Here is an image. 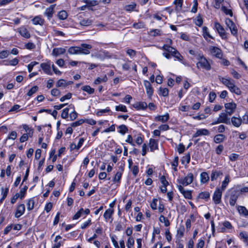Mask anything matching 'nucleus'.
Listing matches in <instances>:
<instances>
[{"mask_svg": "<svg viewBox=\"0 0 248 248\" xmlns=\"http://www.w3.org/2000/svg\"><path fill=\"white\" fill-rule=\"evenodd\" d=\"M190 161V154L189 153L186 154V155L184 156L182 159L181 161L182 164H184L186 162V164H188Z\"/></svg>", "mask_w": 248, "mask_h": 248, "instance_id": "40", "label": "nucleus"}, {"mask_svg": "<svg viewBox=\"0 0 248 248\" xmlns=\"http://www.w3.org/2000/svg\"><path fill=\"white\" fill-rule=\"evenodd\" d=\"M198 60L199 62L196 64L198 68H202L207 71L211 69V66L210 64L203 56H200Z\"/></svg>", "mask_w": 248, "mask_h": 248, "instance_id": "2", "label": "nucleus"}, {"mask_svg": "<svg viewBox=\"0 0 248 248\" xmlns=\"http://www.w3.org/2000/svg\"><path fill=\"white\" fill-rule=\"evenodd\" d=\"M169 119V114L166 113L164 115L157 116L155 118V120L156 121H160L162 123H165Z\"/></svg>", "mask_w": 248, "mask_h": 248, "instance_id": "20", "label": "nucleus"}, {"mask_svg": "<svg viewBox=\"0 0 248 248\" xmlns=\"http://www.w3.org/2000/svg\"><path fill=\"white\" fill-rule=\"evenodd\" d=\"M25 206L24 204H21L19 205L16 209L15 217H16L18 218L22 216L25 212Z\"/></svg>", "mask_w": 248, "mask_h": 248, "instance_id": "12", "label": "nucleus"}, {"mask_svg": "<svg viewBox=\"0 0 248 248\" xmlns=\"http://www.w3.org/2000/svg\"><path fill=\"white\" fill-rule=\"evenodd\" d=\"M19 32L22 36L26 38H29L30 37V34L26 28H20L19 29Z\"/></svg>", "mask_w": 248, "mask_h": 248, "instance_id": "26", "label": "nucleus"}, {"mask_svg": "<svg viewBox=\"0 0 248 248\" xmlns=\"http://www.w3.org/2000/svg\"><path fill=\"white\" fill-rule=\"evenodd\" d=\"M62 237L60 235H57L56 236L54 240V244L52 248H60L61 246V241H58V240L61 239Z\"/></svg>", "mask_w": 248, "mask_h": 248, "instance_id": "31", "label": "nucleus"}, {"mask_svg": "<svg viewBox=\"0 0 248 248\" xmlns=\"http://www.w3.org/2000/svg\"><path fill=\"white\" fill-rule=\"evenodd\" d=\"M52 62L50 61L41 64V67L43 70L47 74L51 75V66H52Z\"/></svg>", "mask_w": 248, "mask_h": 248, "instance_id": "11", "label": "nucleus"}, {"mask_svg": "<svg viewBox=\"0 0 248 248\" xmlns=\"http://www.w3.org/2000/svg\"><path fill=\"white\" fill-rule=\"evenodd\" d=\"M239 157V155L236 154H232L229 155V159L232 161H236Z\"/></svg>", "mask_w": 248, "mask_h": 248, "instance_id": "64", "label": "nucleus"}, {"mask_svg": "<svg viewBox=\"0 0 248 248\" xmlns=\"http://www.w3.org/2000/svg\"><path fill=\"white\" fill-rule=\"evenodd\" d=\"M34 201L33 199H30L29 200L27 204V209L28 210L31 211L34 208Z\"/></svg>", "mask_w": 248, "mask_h": 248, "instance_id": "43", "label": "nucleus"}, {"mask_svg": "<svg viewBox=\"0 0 248 248\" xmlns=\"http://www.w3.org/2000/svg\"><path fill=\"white\" fill-rule=\"evenodd\" d=\"M183 0H175L173 3L176 5V10H179L182 7Z\"/></svg>", "mask_w": 248, "mask_h": 248, "instance_id": "44", "label": "nucleus"}, {"mask_svg": "<svg viewBox=\"0 0 248 248\" xmlns=\"http://www.w3.org/2000/svg\"><path fill=\"white\" fill-rule=\"evenodd\" d=\"M236 208L240 215L244 217L248 216V210L245 206L237 205L236 206Z\"/></svg>", "mask_w": 248, "mask_h": 248, "instance_id": "16", "label": "nucleus"}, {"mask_svg": "<svg viewBox=\"0 0 248 248\" xmlns=\"http://www.w3.org/2000/svg\"><path fill=\"white\" fill-rule=\"evenodd\" d=\"M229 116V114L226 112H221L219 115L218 119L221 123H224L227 124H230L231 122L230 119L228 117Z\"/></svg>", "mask_w": 248, "mask_h": 248, "instance_id": "9", "label": "nucleus"}, {"mask_svg": "<svg viewBox=\"0 0 248 248\" xmlns=\"http://www.w3.org/2000/svg\"><path fill=\"white\" fill-rule=\"evenodd\" d=\"M183 195L185 197V198L187 199H192V194L191 192L190 191L186 190V191Z\"/></svg>", "mask_w": 248, "mask_h": 248, "instance_id": "62", "label": "nucleus"}, {"mask_svg": "<svg viewBox=\"0 0 248 248\" xmlns=\"http://www.w3.org/2000/svg\"><path fill=\"white\" fill-rule=\"evenodd\" d=\"M225 136L223 134H218L215 136L214 141L217 143L222 142L224 141Z\"/></svg>", "mask_w": 248, "mask_h": 248, "instance_id": "27", "label": "nucleus"}, {"mask_svg": "<svg viewBox=\"0 0 248 248\" xmlns=\"http://www.w3.org/2000/svg\"><path fill=\"white\" fill-rule=\"evenodd\" d=\"M32 22L34 25H42L44 24V20L40 16H36L32 19Z\"/></svg>", "mask_w": 248, "mask_h": 248, "instance_id": "22", "label": "nucleus"}, {"mask_svg": "<svg viewBox=\"0 0 248 248\" xmlns=\"http://www.w3.org/2000/svg\"><path fill=\"white\" fill-rule=\"evenodd\" d=\"M225 108L226 112L228 113L229 116H231L234 112L236 105L234 103H228L225 104Z\"/></svg>", "mask_w": 248, "mask_h": 248, "instance_id": "7", "label": "nucleus"}, {"mask_svg": "<svg viewBox=\"0 0 248 248\" xmlns=\"http://www.w3.org/2000/svg\"><path fill=\"white\" fill-rule=\"evenodd\" d=\"M198 197L201 199L208 200L210 198V193L207 191L202 192L199 194Z\"/></svg>", "mask_w": 248, "mask_h": 248, "instance_id": "33", "label": "nucleus"}, {"mask_svg": "<svg viewBox=\"0 0 248 248\" xmlns=\"http://www.w3.org/2000/svg\"><path fill=\"white\" fill-rule=\"evenodd\" d=\"M115 110L117 111L127 112V109L125 106L120 104L115 107Z\"/></svg>", "mask_w": 248, "mask_h": 248, "instance_id": "42", "label": "nucleus"}, {"mask_svg": "<svg viewBox=\"0 0 248 248\" xmlns=\"http://www.w3.org/2000/svg\"><path fill=\"white\" fill-rule=\"evenodd\" d=\"M136 3L132 2L131 4L125 5L124 7V10L128 12H131L134 10L136 7Z\"/></svg>", "mask_w": 248, "mask_h": 248, "instance_id": "32", "label": "nucleus"}, {"mask_svg": "<svg viewBox=\"0 0 248 248\" xmlns=\"http://www.w3.org/2000/svg\"><path fill=\"white\" fill-rule=\"evenodd\" d=\"M165 236L166 239L168 241V242H170L172 239L170 231L168 229L166 230L165 232Z\"/></svg>", "mask_w": 248, "mask_h": 248, "instance_id": "61", "label": "nucleus"}, {"mask_svg": "<svg viewBox=\"0 0 248 248\" xmlns=\"http://www.w3.org/2000/svg\"><path fill=\"white\" fill-rule=\"evenodd\" d=\"M135 241L134 238L130 236L128 238L127 242V248H132L134 245Z\"/></svg>", "mask_w": 248, "mask_h": 248, "instance_id": "47", "label": "nucleus"}, {"mask_svg": "<svg viewBox=\"0 0 248 248\" xmlns=\"http://www.w3.org/2000/svg\"><path fill=\"white\" fill-rule=\"evenodd\" d=\"M27 189L28 186H25L24 187L21 189L19 193V197L21 199H23L25 197Z\"/></svg>", "mask_w": 248, "mask_h": 248, "instance_id": "49", "label": "nucleus"}, {"mask_svg": "<svg viewBox=\"0 0 248 248\" xmlns=\"http://www.w3.org/2000/svg\"><path fill=\"white\" fill-rule=\"evenodd\" d=\"M62 54V48H54L52 51V55L55 57H58Z\"/></svg>", "mask_w": 248, "mask_h": 248, "instance_id": "45", "label": "nucleus"}, {"mask_svg": "<svg viewBox=\"0 0 248 248\" xmlns=\"http://www.w3.org/2000/svg\"><path fill=\"white\" fill-rule=\"evenodd\" d=\"M222 190L220 188H217L214 192L213 200L216 204H218L220 203L221 199L222 194Z\"/></svg>", "mask_w": 248, "mask_h": 248, "instance_id": "4", "label": "nucleus"}, {"mask_svg": "<svg viewBox=\"0 0 248 248\" xmlns=\"http://www.w3.org/2000/svg\"><path fill=\"white\" fill-rule=\"evenodd\" d=\"M122 175V172L118 171L115 175L113 178V181L114 183L119 182Z\"/></svg>", "mask_w": 248, "mask_h": 248, "instance_id": "46", "label": "nucleus"}, {"mask_svg": "<svg viewBox=\"0 0 248 248\" xmlns=\"http://www.w3.org/2000/svg\"><path fill=\"white\" fill-rule=\"evenodd\" d=\"M219 80L226 86H227L230 90L234 87V82L230 78H226L220 76H218Z\"/></svg>", "mask_w": 248, "mask_h": 248, "instance_id": "5", "label": "nucleus"}, {"mask_svg": "<svg viewBox=\"0 0 248 248\" xmlns=\"http://www.w3.org/2000/svg\"><path fill=\"white\" fill-rule=\"evenodd\" d=\"M195 23L197 26H198L199 27L201 26L202 25L203 21L201 16L200 15L197 16V19L195 21Z\"/></svg>", "mask_w": 248, "mask_h": 248, "instance_id": "59", "label": "nucleus"}, {"mask_svg": "<svg viewBox=\"0 0 248 248\" xmlns=\"http://www.w3.org/2000/svg\"><path fill=\"white\" fill-rule=\"evenodd\" d=\"M1 194L2 195L1 201H2L6 197V196L8 193L9 188H6L5 189H4L3 187H2L1 188Z\"/></svg>", "mask_w": 248, "mask_h": 248, "instance_id": "52", "label": "nucleus"}, {"mask_svg": "<svg viewBox=\"0 0 248 248\" xmlns=\"http://www.w3.org/2000/svg\"><path fill=\"white\" fill-rule=\"evenodd\" d=\"M215 28L222 39L227 38L225 30L220 23L217 22H215Z\"/></svg>", "mask_w": 248, "mask_h": 248, "instance_id": "6", "label": "nucleus"}, {"mask_svg": "<svg viewBox=\"0 0 248 248\" xmlns=\"http://www.w3.org/2000/svg\"><path fill=\"white\" fill-rule=\"evenodd\" d=\"M223 173L220 171L213 170L211 175V180L213 181L216 180L219 175H222Z\"/></svg>", "mask_w": 248, "mask_h": 248, "instance_id": "23", "label": "nucleus"}, {"mask_svg": "<svg viewBox=\"0 0 248 248\" xmlns=\"http://www.w3.org/2000/svg\"><path fill=\"white\" fill-rule=\"evenodd\" d=\"M238 198V195L234 192V194H232L229 199V203L231 206H234Z\"/></svg>", "mask_w": 248, "mask_h": 248, "instance_id": "18", "label": "nucleus"}, {"mask_svg": "<svg viewBox=\"0 0 248 248\" xmlns=\"http://www.w3.org/2000/svg\"><path fill=\"white\" fill-rule=\"evenodd\" d=\"M38 90V87L37 86L32 87L28 92L27 95L29 96H31L33 94L35 93Z\"/></svg>", "mask_w": 248, "mask_h": 248, "instance_id": "48", "label": "nucleus"}, {"mask_svg": "<svg viewBox=\"0 0 248 248\" xmlns=\"http://www.w3.org/2000/svg\"><path fill=\"white\" fill-rule=\"evenodd\" d=\"M149 147L151 152L157 150L158 149L157 141L155 139H151L149 141Z\"/></svg>", "mask_w": 248, "mask_h": 248, "instance_id": "17", "label": "nucleus"}, {"mask_svg": "<svg viewBox=\"0 0 248 248\" xmlns=\"http://www.w3.org/2000/svg\"><path fill=\"white\" fill-rule=\"evenodd\" d=\"M203 36L206 40H208L207 37H209L212 39L214 38L210 34L208 31V28L206 27H203Z\"/></svg>", "mask_w": 248, "mask_h": 248, "instance_id": "36", "label": "nucleus"}, {"mask_svg": "<svg viewBox=\"0 0 248 248\" xmlns=\"http://www.w3.org/2000/svg\"><path fill=\"white\" fill-rule=\"evenodd\" d=\"M162 49L167 51L169 52V53L171 54V55H172L173 53V51L176 50L175 48L170 46L168 45H164L162 47Z\"/></svg>", "mask_w": 248, "mask_h": 248, "instance_id": "34", "label": "nucleus"}, {"mask_svg": "<svg viewBox=\"0 0 248 248\" xmlns=\"http://www.w3.org/2000/svg\"><path fill=\"white\" fill-rule=\"evenodd\" d=\"M18 62L19 61L17 58H14V59L9 61L8 63H6L4 64L5 65H10L15 66L18 64Z\"/></svg>", "mask_w": 248, "mask_h": 248, "instance_id": "54", "label": "nucleus"}, {"mask_svg": "<svg viewBox=\"0 0 248 248\" xmlns=\"http://www.w3.org/2000/svg\"><path fill=\"white\" fill-rule=\"evenodd\" d=\"M242 120L240 118L232 117L231 119V123L235 127H239L242 124Z\"/></svg>", "mask_w": 248, "mask_h": 248, "instance_id": "19", "label": "nucleus"}, {"mask_svg": "<svg viewBox=\"0 0 248 248\" xmlns=\"http://www.w3.org/2000/svg\"><path fill=\"white\" fill-rule=\"evenodd\" d=\"M82 90L85 92H86L89 94H93L94 92V89L91 88L89 85L84 86L82 87Z\"/></svg>", "mask_w": 248, "mask_h": 248, "instance_id": "38", "label": "nucleus"}, {"mask_svg": "<svg viewBox=\"0 0 248 248\" xmlns=\"http://www.w3.org/2000/svg\"><path fill=\"white\" fill-rule=\"evenodd\" d=\"M230 90L232 92H233L236 93V94L239 95L241 93V91H240V90L237 86H236L235 84L234 85V87H232V88H231Z\"/></svg>", "mask_w": 248, "mask_h": 248, "instance_id": "57", "label": "nucleus"}, {"mask_svg": "<svg viewBox=\"0 0 248 248\" xmlns=\"http://www.w3.org/2000/svg\"><path fill=\"white\" fill-rule=\"evenodd\" d=\"M133 107L138 109H145L147 108L148 106L146 102H140L135 104Z\"/></svg>", "mask_w": 248, "mask_h": 248, "instance_id": "21", "label": "nucleus"}, {"mask_svg": "<svg viewBox=\"0 0 248 248\" xmlns=\"http://www.w3.org/2000/svg\"><path fill=\"white\" fill-rule=\"evenodd\" d=\"M56 150L55 149H53L51 150L49 155V158L52 159L53 162H54L57 159V155H55Z\"/></svg>", "mask_w": 248, "mask_h": 248, "instance_id": "51", "label": "nucleus"}, {"mask_svg": "<svg viewBox=\"0 0 248 248\" xmlns=\"http://www.w3.org/2000/svg\"><path fill=\"white\" fill-rule=\"evenodd\" d=\"M55 6V5H51L48 8H46V11L44 13L45 15L47 16V18L49 19H50L53 16V14L54 13V7Z\"/></svg>", "mask_w": 248, "mask_h": 248, "instance_id": "15", "label": "nucleus"}, {"mask_svg": "<svg viewBox=\"0 0 248 248\" xmlns=\"http://www.w3.org/2000/svg\"><path fill=\"white\" fill-rule=\"evenodd\" d=\"M68 52L70 54H80L79 46H71L69 48Z\"/></svg>", "mask_w": 248, "mask_h": 248, "instance_id": "25", "label": "nucleus"}, {"mask_svg": "<svg viewBox=\"0 0 248 248\" xmlns=\"http://www.w3.org/2000/svg\"><path fill=\"white\" fill-rule=\"evenodd\" d=\"M118 128L119 129V132L122 135L125 134L128 130L127 127L124 124L119 125Z\"/></svg>", "mask_w": 248, "mask_h": 248, "instance_id": "37", "label": "nucleus"}, {"mask_svg": "<svg viewBox=\"0 0 248 248\" xmlns=\"http://www.w3.org/2000/svg\"><path fill=\"white\" fill-rule=\"evenodd\" d=\"M159 221L162 222L164 223L165 224V226L166 227H168L170 226V223L168 219H167L166 217H165L164 216L161 215L159 217Z\"/></svg>", "mask_w": 248, "mask_h": 248, "instance_id": "41", "label": "nucleus"}, {"mask_svg": "<svg viewBox=\"0 0 248 248\" xmlns=\"http://www.w3.org/2000/svg\"><path fill=\"white\" fill-rule=\"evenodd\" d=\"M185 231V228L184 226H181L178 230H177V235H179L180 237H182L184 235V233Z\"/></svg>", "mask_w": 248, "mask_h": 248, "instance_id": "60", "label": "nucleus"}, {"mask_svg": "<svg viewBox=\"0 0 248 248\" xmlns=\"http://www.w3.org/2000/svg\"><path fill=\"white\" fill-rule=\"evenodd\" d=\"M221 9L226 15H228L231 16H232L233 14L231 10L227 9L225 6H222Z\"/></svg>", "mask_w": 248, "mask_h": 248, "instance_id": "55", "label": "nucleus"}, {"mask_svg": "<svg viewBox=\"0 0 248 248\" xmlns=\"http://www.w3.org/2000/svg\"><path fill=\"white\" fill-rule=\"evenodd\" d=\"M210 50L211 53L216 57L219 59H222L223 54L222 50L220 48L212 46L210 47Z\"/></svg>", "mask_w": 248, "mask_h": 248, "instance_id": "8", "label": "nucleus"}, {"mask_svg": "<svg viewBox=\"0 0 248 248\" xmlns=\"http://www.w3.org/2000/svg\"><path fill=\"white\" fill-rule=\"evenodd\" d=\"M92 48V46L87 44H82L81 46H79L80 54H89L90 53V50Z\"/></svg>", "mask_w": 248, "mask_h": 248, "instance_id": "10", "label": "nucleus"}, {"mask_svg": "<svg viewBox=\"0 0 248 248\" xmlns=\"http://www.w3.org/2000/svg\"><path fill=\"white\" fill-rule=\"evenodd\" d=\"M92 23V21L90 19H83L80 21V24L82 26H89Z\"/></svg>", "mask_w": 248, "mask_h": 248, "instance_id": "63", "label": "nucleus"}, {"mask_svg": "<svg viewBox=\"0 0 248 248\" xmlns=\"http://www.w3.org/2000/svg\"><path fill=\"white\" fill-rule=\"evenodd\" d=\"M23 128L25 130L26 132H27V134H29V136L30 137H31L33 135V130L27 124H23Z\"/></svg>", "mask_w": 248, "mask_h": 248, "instance_id": "39", "label": "nucleus"}, {"mask_svg": "<svg viewBox=\"0 0 248 248\" xmlns=\"http://www.w3.org/2000/svg\"><path fill=\"white\" fill-rule=\"evenodd\" d=\"M194 176L192 173H188L184 178L178 180L179 183L184 185L187 186L191 184L193 181Z\"/></svg>", "mask_w": 248, "mask_h": 248, "instance_id": "3", "label": "nucleus"}, {"mask_svg": "<svg viewBox=\"0 0 248 248\" xmlns=\"http://www.w3.org/2000/svg\"><path fill=\"white\" fill-rule=\"evenodd\" d=\"M83 214V209L81 208L73 217V219H77Z\"/></svg>", "mask_w": 248, "mask_h": 248, "instance_id": "56", "label": "nucleus"}, {"mask_svg": "<svg viewBox=\"0 0 248 248\" xmlns=\"http://www.w3.org/2000/svg\"><path fill=\"white\" fill-rule=\"evenodd\" d=\"M210 132L208 130L206 129H200L198 130L193 135V137L196 138L200 136H206L209 135Z\"/></svg>", "mask_w": 248, "mask_h": 248, "instance_id": "14", "label": "nucleus"}, {"mask_svg": "<svg viewBox=\"0 0 248 248\" xmlns=\"http://www.w3.org/2000/svg\"><path fill=\"white\" fill-rule=\"evenodd\" d=\"M84 123H85L84 119H80L76 122L73 123L71 124V126L73 127H76V126L81 125V124H82Z\"/></svg>", "mask_w": 248, "mask_h": 248, "instance_id": "58", "label": "nucleus"}, {"mask_svg": "<svg viewBox=\"0 0 248 248\" xmlns=\"http://www.w3.org/2000/svg\"><path fill=\"white\" fill-rule=\"evenodd\" d=\"M169 91L168 88H161L160 87L159 89V92L158 94L160 95L163 96H167L169 95Z\"/></svg>", "mask_w": 248, "mask_h": 248, "instance_id": "30", "label": "nucleus"}, {"mask_svg": "<svg viewBox=\"0 0 248 248\" xmlns=\"http://www.w3.org/2000/svg\"><path fill=\"white\" fill-rule=\"evenodd\" d=\"M78 114L75 110L74 105L70 104L63 109V119L73 121L77 117Z\"/></svg>", "mask_w": 248, "mask_h": 248, "instance_id": "1", "label": "nucleus"}, {"mask_svg": "<svg viewBox=\"0 0 248 248\" xmlns=\"http://www.w3.org/2000/svg\"><path fill=\"white\" fill-rule=\"evenodd\" d=\"M230 182V176L229 175L225 176L224 180L222 183L221 190L224 191L226 188L227 185Z\"/></svg>", "mask_w": 248, "mask_h": 248, "instance_id": "28", "label": "nucleus"}, {"mask_svg": "<svg viewBox=\"0 0 248 248\" xmlns=\"http://www.w3.org/2000/svg\"><path fill=\"white\" fill-rule=\"evenodd\" d=\"M144 85L146 88L147 94L149 97H151L153 93L154 90L150 82L147 80H145L144 82Z\"/></svg>", "mask_w": 248, "mask_h": 248, "instance_id": "13", "label": "nucleus"}, {"mask_svg": "<svg viewBox=\"0 0 248 248\" xmlns=\"http://www.w3.org/2000/svg\"><path fill=\"white\" fill-rule=\"evenodd\" d=\"M201 182L202 183H206L209 180L208 174L206 172H202L200 175Z\"/></svg>", "mask_w": 248, "mask_h": 248, "instance_id": "24", "label": "nucleus"}, {"mask_svg": "<svg viewBox=\"0 0 248 248\" xmlns=\"http://www.w3.org/2000/svg\"><path fill=\"white\" fill-rule=\"evenodd\" d=\"M171 56L175 57L178 61L180 62H182L183 60V57L181 55V54L176 49L173 51V53Z\"/></svg>", "mask_w": 248, "mask_h": 248, "instance_id": "35", "label": "nucleus"}, {"mask_svg": "<svg viewBox=\"0 0 248 248\" xmlns=\"http://www.w3.org/2000/svg\"><path fill=\"white\" fill-rule=\"evenodd\" d=\"M111 112L110 109L108 107L107 108L104 109H100L96 112V115L97 116H101L104 113L110 112Z\"/></svg>", "mask_w": 248, "mask_h": 248, "instance_id": "53", "label": "nucleus"}, {"mask_svg": "<svg viewBox=\"0 0 248 248\" xmlns=\"http://www.w3.org/2000/svg\"><path fill=\"white\" fill-rule=\"evenodd\" d=\"M113 213V210L111 209H108L106 211L104 214V217L106 221H108L109 218H111Z\"/></svg>", "mask_w": 248, "mask_h": 248, "instance_id": "29", "label": "nucleus"}, {"mask_svg": "<svg viewBox=\"0 0 248 248\" xmlns=\"http://www.w3.org/2000/svg\"><path fill=\"white\" fill-rule=\"evenodd\" d=\"M10 54V52L8 50H2L0 51V59H3L7 58Z\"/></svg>", "mask_w": 248, "mask_h": 248, "instance_id": "50", "label": "nucleus"}]
</instances>
